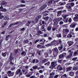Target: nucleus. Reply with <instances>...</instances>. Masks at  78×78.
Wrapping results in <instances>:
<instances>
[{"instance_id": "f8f14e48", "label": "nucleus", "mask_w": 78, "mask_h": 78, "mask_svg": "<svg viewBox=\"0 0 78 78\" xmlns=\"http://www.w3.org/2000/svg\"><path fill=\"white\" fill-rule=\"evenodd\" d=\"M55 73L52 72V73H50L49 74L50 76L48 78H53L54 77V76L55 75Z\"/></svg>"}, {"instance_id": "864d4df0", "label": "nucleus", "mask_w": 78, "mask_h": 78, "mask_svg": "<svg viewBox=\"0 0 78 78\" xmlns=\"http://www.w3.org/2000/svg\"><path fill=\"white\" fill-rule=\"evenodd\" d=\"M3 41V39H1L0 40V47L1 46V45H2Z\"/></svg>"}, {"instance_id": "9d476101", "label": "nucleus", "mask_w": 78, "mask_h": 78, "mask_svg": "<svg viewBox=\"0 0 78 78\" xmlns=\"http://www.w3.org/2000/svg\"><path fill=\"white\" fill-rule=\"evenodd\" d=\"M67 44L69 45V46L70 47L72 45L74 44V42L73 41H69L67 42Z\"/></svg>"}, {"instance_id": "e2e57ef3", "label": "nucleus", "mask_w": 78, "mask_h": 78, "mask_svg": "<svg viewBox=\"0 0 78 78\" xmlns=\"http://www.w3.org/2000/svg\"><path fill=\"white\" fill-rule=\"evenodd\" d=\"M59 76V75H56L54 77V78H58Z\"/></svg>"}, {"instance_id": "69168bd1", "label": "nucleus", "mask_w": 78, "mask_h": 78, "mask_svg": "<svg viewBox=\"0 0 78 78\" xmlns=\"http://www.w3.org/2000/svg\"><path fill=\"white\" fill-rule=\"evenodd\" d=\"M19 22L17 21L16 23H13L14 25H18V24L19 23Z\"/></svg>"}, {"instance_id": "6ab92c4d", "label": "nucleus", "mask_w": 78, "mask_h": 78, "mask_svg": "<svg viewBox=\"0 0 78 78\" xmlns=\"http://www.w3.org/2000/svg\"><path fill=\"white\" fill-rule=\"evenodd\" d=\"M62 32L63 33V38H66V36H67V34H65L66 32H65V31L63 30Z\"/></svg>"}, {"instance_id": "338daca9", "label": "nucleus", "mask_w": 78, "mask_h": 78, "mask_svg": "<svg viewBox=\"0 0 78 78\" xmlns=\"http://www.w3.org/2000/svg\"><path fill=\"white\" fill-rule=\"evenodd\" d=\"M75 41L78 42V38H76L75 39Z\"/></svg>"}, {"instance_id": "c85d7f7f", "label": "nucleus", "mask_w": 78, "mask_h": 78, "mask_svg": "<svg viewBox=\"0 0 78 78\" xmlns=\"http://www.w3.org/2000/svg\"><path fill=\"white\" fill-rule=\"evenodd\" d=\"M54 50L57 53H58L59 52V50H58V48H54Z\"/></svg>"}, {"instance_id": "5701e85b", "label": "nucleus", "mask_w": 78, "mask_h": 78, "mask_svg": "<svg viewBox=\"0 0 78 78\" xmlns=\"http://www.w3.org/2000/svg\"><path fill=\"white\" fill-rule=\"evenodd\" d=\"M58 53L56 52H53V55L54 58H56V57H57V56L58 55Z\"/></svg>"}, {"instance_id": "39448f33", "label": "nucleus", "mask_w": 78, "mask_h": 78, "mask_svg": "<svg viewBox=\"0 0 78 78\" xmlns=\"http://www.w3.org/2000/svg\"><path fill=\"white\" fill-rule=\"evenodd\" d=\"M55 67V61L54 62H51V65L49 68L51 69H53L54 67Z\"/></svg>"}, {"instance_id": "4c0bfd02", "label": "nucleus", "mask_w": 78, "mask_h": 78, "mask_svg": "<svg viewBox=\"0 0 78 78\" xmlns=\"http://www.w3.org/2000/svg\"><path fill=\"white\" fill-rule=\"evenodd\" d=\"M46 40L44 39H41L40 40V42H45Z\"/></svg>"}, {"instance_id": "2eb2a0df", "label": "nucleus", "mask_w": 78, "mask_h": 78, "mask_svg": "<svg viewBox=\"0 0 78 78\" xmlns=\"http://www.w3.org/2000/svg\"><path fill=\"white\" fill-rule=\"evenodd\" d=\"M73 52H71L70 54L67 56L66 57V59H69V58H70L72 56V55L73 54Z\"/></svg>"}, {"instance_id": "ddd939ff", "label": "nucleus", "mask_w": 78, "mask_h": 78, "mask_svg": "<svg viewBox=\"0 0 78 78\" xmlns=\"http://www.w3.org/2000/svg\"><path fill=\"white\" fill-rule=\"evenodd\" d=\"M72 31H70L69 33L67 35V37H68V38H71V37H73V36L72 35Z\"/></svg>"}, {"instance_id": "a19ab883", "label": "nucleus", "mask_w": 78, "mask_h": 78, "mask_svg": "<svg viewBox=\"0 0 78 78\" xmlns=\"http://www.w3.org/2000/svg\"><path fill=\"white\" fill-rule=\"evenodd\" d=\"M49 19V17L48 16H46L43 18V19H44V20H48Z\"/></svg>"}, {"instance_id": "8fccbe9b", "label": "nucleus", "mask_w": 78, "mask_h": 78, "mask_svg": "<svg viewBox=\"0 0 78 78\" xmlns=\"http://www.w3.org/2000/svg\"><path fill=\"white\" fill-rule=\"evenodd\" d=\"M41 46H42V45H41L40 44H38L37 46V47L39 48H42Z\"/></svg>"}, {"instance_id": "7ed1b4c3", "label": "nucleus", "mask_w": 78, "mask_h": 78, "mask_svg": "<svg viewBox=\"0 0 78 78\" xmlns=\"http://www.w3.org/2000/svg\"><path fill=\"white\" fill-rule=\"evenodd\" d=\"M7 73L9 77H10L11 76H14V72H12L11 71H8L7 72Z\"/></svg>"}, {"instance_id": "09e8293b", "label": "nucleus", "mask_w": 78, "mask_h": 78, "mask_svg": "<svg viewBox=\"0 0 78 78\" xmlns=\"http://www.w3.org/2000/svg\"><path fill=\"white\" fill-rule=\"evenodd\" d=\"M46 6H47V5H43L41 7L42 9H44V8H45V7H46Z\"/></svg>"}, {"instance_id": "a878e982", "label": "nucleus", "mask_w": 78, "mask_h": 78, "mask_svg": "<svg viewBox=\"0 0 78 78\" xmlns=\"http://www.w3.org/2000/svg\"><path fill=\"white\" fill-rule=\"evenodd\" d=\"M21 72V69H18L16 71V75H18L19 73H20Z\"/></svg>"}, {"instance_id": "4be33fe9", "label": "nucleus", "mask_w": 78, "mask_h": 78, "mask_svg": "<svg viewBox=\"0 0 78 78\" xmlns=\"http://www.w3.org/2000/svg\"><path fill=\"white\" fill-rule=\"evenodd\" d=\"M42 34V31L39 30L37 31V33L36 34V35H40V34Z\"/></svg>"}, {"instance_id": "6e6552de", "label": "nucleus", "mask_w": 78, "mask_h": 78, "mask_svg": "<svg viewBox=\"0 0 78 78\" xmlns=\"http://www.w3.org/2000/svg\"><path fill=\"white\" fill-rule=\"evenodd\" d=\"M66 8H67V9H72V6L70 5V4L69 3H68L66 5Z\"/></svg>"}, {"instance_id": "aec40b11", "label": "nucleus", "mask_w": 78, "mask_h": 78, "mask_svg": "<svg viewBox=\"0 0 78 78\" xmlns=\"http://www.w3.org/2000/svg\"><path fill=\"white\" fill-rule=\"evenodd\" d=\"M6 54H8L7 52H2V56L3 57H5V56H6Z\"/></svg>"}, {"instance_id": "9b49d317", "label": "nucleus", "mask_w": 78, "mask_h": 78, "mask_svg": "<svg viewBox=\"0 0 78 78\" xmlns=\"http://www.w3.org/2000/svg\"><path fill=\"white\" fill-rule=\"evenodd\" d=\"M14 59V57H13V56L12 55V53H11L10 54L9 59L10 61H12V60H13Z\"/></svg>"}, {"instance_id": "f257e3e1", "label": "nucleus", "mask_w": 78, "mask_h": 78, "mask_svg": "<svg viewBox=\"0 0 78 78\" xmlns=\"http://www.w3.org/2000/svg\"><path fill=\"white\" fill-rule=\"evenodd\" d=\"M59 45V43H58V40H54L53 41L51 42L50 43L48 44L45 45V47H48L50 46H52V45H53V46H58Z\"/></svg>"}, {"instance_id": "4468645a", "label": "nucleus", "mask_w": 78, "mask_h": 78, "mask_svg": "<svg viewBox=\"0 0 78 78\" xmlns=\"http://www.w3.org/2000/svg\"><path fill=\"white\" fill-rule=\"evenodd\" d=\"M75 74V72L73 71H71L69 72V75L71 76H74V75Z\"/></svg>"}, {"instance_id": "58836bf2", "label": "nucleus", "mask_w": 78, "mask_h": 78, "mask_svg": "<svg viewBox=\"0 0 78 78\" xmlns=\"http://www.w3.org/2000/svg\"><path fill=\"white\" fill-rule=\"evenodd\" d=\"M62 27L63 28H67L68 27L67 24L62 25Z\"/></svg>"}, {"instance_id": "20e7f679", "label": "nucleus", "mask_w": 78, "mask_h": 78, "mask_svg": "<svg viewBox=\"0 0 78 78\" xmlns=\"http://www.w3.org/2000/svg\"><path fill=\"white\" fill-rule=\"evenodd\" d=\"M66 55H67V53H63L60 55L58 56L59 59H63L64 58V57L66 56Z\"/></svg>"}, {"instance_id": "a211bd4d", "label": "nucleus", "mask_w": 78, "mask_h": 78, "mask_svg": "<svg viewBox=\"0 0 78 78\" xmlns=\"http://www.w3.org/2000/svg\"><path fill=\"white\" fill-rule=\"evenodd\" d=\"M72 67L70 66L67 67L66 68L67 70L66 71V72H69V71H70L72 70Z\"/></svg>"}, {"instance_id": "dca6fc26", "label": "nucleus", "mask_w": 78, "mask_h": 78, "mask_svg": "<svg viewBox=\"0 0 78 78\" xmlns=\"http://www.w3.org/2000/svg\"><path fill=\"white\" fill-rule=\"evenodd\" d=\"M60 46L58 47V48L59 51H61L62 49L63 48V44H60Z\"/></svg>"}, {"instance_id": "3c124183", "label": "nucleus", "mask_w": 78, "mask_h": 78, "mask_svg": "<svg viewBox=\"0 0 78 78\" xmlns=\"http://www.w3.org/2000/svg\"><path fill=\"white\" fill-rule=\"evenodd\" d=\"M6 2H5L3 1L1 4V5L2 6V5H6Z\"/></svg>"}, {"instance_id": "c03bdc74", "label": "nucleus", "mask_w": 78, "mask_h": 78, "mask_svg": "<svg viewBox=\"0 0 78 78\" xmlns=\"http://www.w3.org/2000/svg\"><path fill=\"white\" fill-rule=\"evenodd\" d=\"M58 44H62V40L61 39L58 40Z\"/></svg>"}, {"instance_id": "7c9ffc66", "label": "nucleus", "mask_w": 78, "mask_h": 78, "mask_svg": "<svg viewBox=\"0 0 78 78\" xmlns=\"http://www.w3.org/2000/svg\"><path fill=\"white\" fill-rule=\"evenodd\" d=\"M62 59H61L58 58L57 60L58 62L59 63V64H61L62 63Z\"/></svg>"}, {"instance_id": "bb28decb", "label": "nucleus", "mask_w": 78, "mask_h": 78, "mask_svg": "<svg viewBox=\"0 0 78 78\" xmlns=\"http://www.w3.org/2000/svg\"><path fill=\"white\" fill-rule=\"evenodd\" d=\"M63 31H65L66 33H68L69 32V31H70V30L68 29H63Z\"/></svg>"}, {"instance_id": "f704fd0d", "label": "nucleus", "mask_w": 78, "mask_h": 78, "mask_svg": "<svg viewBox=\"0 0 78 78\" xmlns=\"http://www.w3.org/2000/svg\"><path fill=\"white\" fill-rule=\"evenodd\" d=\"M70 5L71 6V7H73L75 6V3L74 2H71L69 3Z\"/></svg>"}, {"instance_id": "412c9836", "label": "nucleus", "mask_w": 78, "mask_h": 78, "mask_svg": "<svg viewBox=\"0 0 78 78\" xmlns=\"http://www.w3.org/2000/svg\"><path fill=\"white\" fill-rule=\"evenodd\" d=\"M48 53L49 55H51L52 53V51L49 48L48 50Z\"/></svg>"}, {"instance_id": "393cba45", "label": "nucleus", "mask_w": 78, "mask_h": 78, "mask_svg": "<svg viewBox=\"0 0 78 78\" xmlns=\"http://www.w3.org/2000/svg\"><path fill=\"white\" fill-rule=\"evenodd\" d=\"M48 61V60L47 59L44 58V60H43L42 61V64H44L46 62Z\"/></svg>"}, {"instance_id": "ea45409f", "label": "nucleus", "mask_w": 78, "mask_h": 78, "mask_svg": "<svg viewBox=\"0 0 78 78\" xmlns=\"http://www.w3.org/2000/svg\"><path fill=\"white\" fill-rule=\"evenodd\" d=\"M24 55V56H25L26 55V53H25V51H23L21 53V55Z\"/></svg>"}, {"instance_id": "0e129e2a", "label": "nucleus", "mask_w": 78, "mask_h": 78, "mask_svg": "<svg viewBox=\"0 0 78 78\" xmlns=\"http://www.w3.org/2000/svg\"><path fill=\"white\" fill-rule=\"evenodd\" d=\"M44 28L45 27H44V25L41 26L40 27V28H41V29H44Z\"/></svg>"}, {"instance_id": "13d9d810", "label": "nucleus", "mask_w": 78, "mask_h": 78, "mask_svg": "<svg viewBox=\"0 0 78 78\" xmlns=\"http://www.w3.org/2000/svg\"><path fill=\"white\" fill-rule=\"evenodd\" d=\"M64 24V22L62 21H60L59 23V25H62Z\"/></svg>"}, {"instance_id": "2f4dec72", "label": "nucleus", "mask_w": 78, "mask_h": 78, "mask_svg": "<svg viewBox=\"0 0 78 78\" xmlns=\"http://www.w3.org/2000/svg\"><path fill=\"white\" fill-rule=\"evenodd\" d=\"M61 78H67V75L66 74H64V75H63L61 77Z\"/></svg>"}, {"instance_id": "603ef678", "label": "nucleus", "mask_w": 78, "mask_h": 78, "mask_svg": "<svg viewBox=\"0 0 78 78\" xmlns=\"http://www.w3.org/2000/svg\"><path fill=\"white\" fill-rule=\"evenodd\" d=\"M64 9V7L63 6H61L60 7H59L58 8V10H61V9Z\"/></svg>"}, {"instance_id": "473e14b6", "label": "nucleus", "mask_w": 78, "mask_h": 78, "mask_svg": "<svg viewBox=\"0 0 78 78\" xmlns=\"http://www.w3.org/2000/svg\"><path fill=\"white\" fill-rule=\"evenodd\" d=\"M73 69L74 70H78V66H74L73 68Z\"/></svg>"}, {"instance_id": "680f3d73", "label": "nucleus", "mask_w": 78, "mask_h": 78, "mask_svg": "<svg viewBox=\"0 0 78 78\" xmlns=\"http://www.w3.org/2000/svg\"><path fill=\"white\" fill-rule=\"evenodd\" d=\"M9 64H10V65H14V63L12 62V61H11Z\"/></svg>"}, {"instance_id": "37998d69", "label": "nucleus", "mask_w": 78, "mask_h": 78, "mask_svg": "<svg viewBox=\"0 0 78 78\" xmlns=\"http://www.w3.org/2000/svg\"><path fill=\"white\" fill-rule=\"evenodd\" d=\"M57 37H62L61 34H57Z\"/></svg>"}, {"instance_id": "f03ea898", "label": "nucleus", "mask_w": 78, "mask_h": 78, "mask_svg": "<svg viewBox=\"0 0 78 78\" xmlns=\"http://www.w3.org/2000/svg\"><path fill=\"white\" fill-rule=\"evenodd\" d=\"M56 69L58 71H62V70H64L66 69L65 67H62L61 65H59L57 66Z\"/></svg>"}, {"instance_id": "c9c22d12", "label": "nucleus", "mask_w": 78, "mask_h": 78, "mask_svg": "<svg viewBox=\"0 0 78 78\" xmlns=\"http://www.w3.org/2000/svg\"><path fill=\"white\" fill-rule=\"evenodd\" d=\"M50 64V62H48L44 64V66H49Z\"/></svg>"}, {"instance_id": "774afa93", "label": "nucleus", "mask_w": 78, "mask_h": 78, "mask_svg": "<svg viewBox=\"0 0 78 78\" xmlns=\"http://www.w3.org/2000/svg\"><path fill=\"white\" fill-rule=\"evenodd\" d=\"M44 76L43 75H41L40 76V78H43Z\"/></svg>"}, {"instance_id": "79ce46f5", "label": "nucleus", "mask_w": 78, "mask_h": 78, "mask_svg": "<svg viewBox=\"0 0 78 78\" xmlns=\"http://www.w3.org/2000/svg\"><path fill=\"white\" fill-rule=\"evenodd\" d=\"M62 17H59L58 18H57V19L58 20V22H59L60 21H61V20H62Z\"/></svg>"}, {"instance_id": "6e6d98bb", "label": "nucleus", "mask_w": 78, "mask_h": 78, "mask_svg": "<svg viewBox=\"0 0 78 78\" xmlns=\"http://www.w3.org/2000/svg\"><path fill=\"white\" fill-rule=\"evenodd\" d=\"M28 40H26L24 41L23 43L24 44H27V43H28Z\"/></svg>"}, {"instance_id": "4d7b16f0", "label": "nucleus", "mask_w": 78, "mask_h": 78, "mask_svg": "<svg viewBox=\"0 0 78 78\" xmlns=\"http://www.w3.org/2000/svg\"><path fill=\"white\" fill-rule=\"evenodd\" d=\"M77 59H78V57H75L73 58L72 60V61H76Z\"/></svg>"}, {"instance_id": "cd10ccee", "label": "nucleus", "mask_w": 78, "mask_h": 78, "mask_svg": "<svg viewBox=\"0 0 78 78\" xmlns=\"http://www.w3.org/2000/svg\"><path fill=\"white\" fill-rule=\"evenodd\" d=\"M51 28H52V27L51 26H49L47 28L48 31H51Z\"/></svg>"}, {"instance_id": "c756f323", "label": "nucleus", "mask_w": 78, "mask_h": 78, "mask_svg": "<svg viewBox=\"0 0 78 78\" xmlns=\"http://www.w3.org/2000/svg\"><path fill=\"white\" fill-rule=\"evenodd\" d=\"M32 75V73H31V74H30V73H29L26 75V77H27L28 78H29V77H30V76H31Z\"/></svg>"}, {"instance_id": "de8ad7c7", "label": "nucleus", "mask_w": 78, "mask_h": 78, "mask_svg": "<svg viewBox=\"0 0 78 78\" xmlns=\"http://www.w3.org/2000/svg\"><path fill=\"white\" fill-rule=\"evenodd\" d=\"M1 11H2V12H6L7 11V10L5 9H4L2 10H1Z\"/></svg>"}, {"instance_id": "bf43d9fd", "label": "nucleus", "mask_w": 78, "mask_h": 78, "mask_svg": "<svg viewBox=\"0 0 78 78\" xmlns=\"http://www.w3.org/2000/svg\"><path fill=\"white\" fill-rule=\"evenodd\" d=\"M68 22L69 23L72 22V18H70L68 20Z\"/></svg>"}, {"instance_id": "e433bc0d", "label": "nucleus", "mask_w": 78, "mask_h": 78, "mask_svg": "<svg viewBox=\"0 0 78 78\" xmlns=\"http://www.w3.org/2000/svg\"><path fill=\"white\" fill-rule=\"evenodd\" d=\"M59 4H60V6H62V5H66V2H64L63 3H61V2H59Z\"/></svg>"}, {"instance_id": "a18cd8bd", "label": "nucleus", "mask_w": 78, "mask_h": 78, "mask_svg": "<svg viewBox=\"0 0 78 78\" xmlns=\"http://www.w3.org/2000/svg\"><path fill=\"white\" fill-rule=\"evenodd\" d=\"M35 21L36 22V23H37L39 21V19L36 17L35 18Z\"/></svg>"}, {"instance_id": "5fc2aeb1", "label": "nucleus", "mask_w": 78, "mask_h": 78, "mask_svg": "<svg viewBox=\"0 0 78 78\" xmlns=\"http://www.w3.org/2000/svg\"><path fill=\"white\" fill-rule=\"evenodd\" d=\"M44 55L46 56V57H47V56H48V54L47 52H46L44 53Z\"/></svg>"}, {"instance_id": "49530a36", "label": "nucleus", "mask_w": 78, "mask_h": 78, "mask_svg": "<svg viewBox=\"0 0 78 78\" xmlns=\"http://www.w3.org/2000/svg\"><path fill=\"white\" fill-rule=\"evenodd\" d=\"M78 53H77L76 51H75L73 54L74 56H76V55H78Z\"/></svg>"}, {"instance_id": "b1692460", "label": "nucleus", "mask_w": 78, "mask_h": 78, "mask_svg": "<svg viewBox=\"0 0 78 78\" xmlns=\"http://www.w3.org/2000/svg\"><path fill=\"white\" fill-rule=\"evenodd\" d=\"M63 20L64 21V22L65 23H67V22H68V20H69V18H67V19L65 18L63 19Z\"/></svg>"}, {"instance_id": "0eeeda50", "label": "nucleus", "mask_w": 78, "mask_h": 78, "mask_svg": "<svg viewBox=\"0 0 78 78\" xmlns=\"http://www.w3.org/2000/svg\"><path fill=\"white\" fill-rule=\"evenodd\" d=\"M58 18H55L53 20V21L54 22V23H53L54 25H57L58 24V23H57V22H58Z\"/></svg>"}, {"instance_id": "f3484780", "label": "nucleus", "mask_w": 78, "mask_h": 78, "mask_svg": "<svg viewBox=\"0 0 78 78\" xmlns=\"http://www.w3.org/2000/svg\"><path fill=\"white\" fill-rule=\"evenodd\" d=\"M62 10L59 11L57 12V16H60V15H61V14H62Z\"/></svg>"}, {"instance_id": "72a5a7b5", "label": "nucleus", "mask_w": 78, "mask_h": 78, "mask_svg": "<svg viewBox=\"0 0 78 78\" xmlns=\"http://www.w3.org/2000/svg\"><path fill=\"white\" fill-rule=\"evenodd\" d=\"M37 68H38V66H34L32 67V68L34 70H36V69H37Z\"/></svg>"}, {"instance_id": "052dcab7", "label": "nucleus", "mask_w": 78, "mask_h": 78, "mask_svg": "<svg viewBox=\"0 0 78 78\" xmlns=\"http://www.w3.org/2000/svg\"><path fill=\"white\" fill-rule=\"evenodd\" d=\"M41 51H38L37 52V53H38L39 55H41Z\"/></svg>"}, {"instance_id": "423d86ee", "label": "nucleus", "mask_w": 78, "mask_h": 78, "mask_svg": "<svg viewBox=\"0 0 78 78\" xmlns=\"http://www.w3.org/2000/svg\"><path fill=\"white\" fill-rule=\"evenodd\" d=\"M76 23L75 22H73L71 24L70 27L72 28H75V27H76Z\"/></svg>"}, {"instance_id": "1a4fd4ad", "label": "nucleus", "mask_w": 78, "mask_h": 78, "mask_svg": "<svg viewBox=\"0 0 78 78\" xmlns=\"http://www.w3.org/2000/svg\"><path fill=\"white\" fill-rule=\"evenodd\" d=\"M75 17H74L73 20L75 22L78 21V14H76L75 15Z\"/></svg>"}]
</instances>
